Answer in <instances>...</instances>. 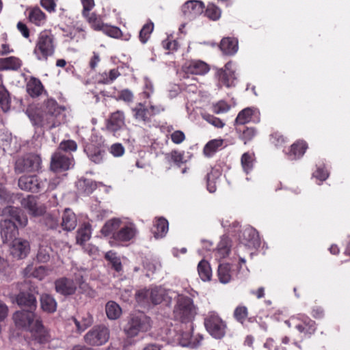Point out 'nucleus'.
Returning <instances> with one entry per match:
<instances>
[{
	"mask_svg": "<svg viewBox=\"0 0 350 350\" xmlns=\"http://www.w3.org/2000/svg\"><path fill=\"white\" fill-rule=\"evenodd\" d=\"M43 90L41 82L38 79H32L27 84V91L31 96H39Z\"/></svg>",
	"mask_w": 350,
	"mask_h": 350,
	"instance_id": "47",
	"label": "nucleus"
},
{
	"mask_svg": "<svg viewBox=\"0 0 350 350\" xmlns=\"http://www.w3.org/2000/svg\"><path fill=\"white\" fill-rule=\"evenodd\" d=\"M247 308L243 306L237 307L234 312V318L241 323L245 321L247 317Z\"/></svg>",
	"mask_w": 350,
	"mask_h": 350,
	"instance_id": "56",
	"label": "nucleus"
},
{
	"mask_svg": "<svg viewBox=\"0 0 350 350\" xmlns=\"http://www.w3.org/2000/svg\"><path fill=\"white\" fill-rule=\"evenodd\" d=\"M40 303L42 310L47 312H53L56 310V301L52 296L48 294H44L41 296Z\"/></svg>",
	"mask_w": 350,
	"mask_h": 350,
	"instance_id": "36",
	"label": "nucleus"
},
{
	"mask_svg": "<svg viewBox=\"0 0 350 350\" xmlns=\"http://www.w3.org/2000/svg\"><path fill=\"white\" fill-rule=\"evenodd\" d=\"M62 226L67 231L72 230L77 226V217L75 214L69 208H66L62 215Z\"/></svg>",
	"mask_w": 350,
	"mask_h": 350,
	"instance_id": "31",
	"label": "nucleus"
},
{
	"mask_svg": "<svg viewBox=\"0 0 350 350\" xmlns=\"http://www.w3.org/2000/svg\"><path fill=\"white\" fill-rule=\"evenodd\" d=\"M105 236L113 234V239L119 242H128L135 238L138 234L136 225L128 220L113 218L108 220L101 229Z\"/></svg>",
	"mask_w": 350,
	"mask_h": 350,
	"instance_id": "3",
	"label": "nucleus"
},
{
	"mask_svg": "<svg viewBox=\"0 0 350 350\" xmlns=\"http://www.w3.org/2000/svg\"><path fill=\"white\" fill-rule=\"evenodd\" d=\"M184 69L187 73L202 75L209 71V66L204 62L200 60H192L185 66Z\"/></svg>",
	"mask_w": 350,
	"mask_h": 350,
	"instance_id": "23",
	"label": "nucleus"
},
{
	"mask_svg": "<svg viewBox=\"0 0 350 350\" xmlns=\"http://www.w3.org/2000/svg\"><path fill=\"white\" fill-rule=\"evenodd\" d=\"M217 273L219 280L223 284L228 283L232 279V271L229 264H220Z\"/></svg>",
	"mask_w": 350,
	"mask_h": 350,
	"instance_id": "35",
	"label": "nucleus"
},
{
	"mask_svg": "<svg viewBox=\"0 0 350 350\" xmlns=\"http://www.w3.org/2000/svg\"><path fill=\"white\" fill-rule=\"evenodd\" d=\"M167 291L161 286H154L149 289H144L136 294L137 301L142 305L152 303L154 305L159 304L165 299Z\"/></svg>",
	"mask_w": 350,
	"mask_h": 350,
	"instance_id": "8",
	"label": "nucleus"
},
{
	"mask_svg": "<svg viewBox=\"0 0 350 350\" xmlns=\"http://www.w3.org/2000/svg\"><path fill=\"white\" fill-rule=\"evenodd\" d=\"M307 148L308 144L306 142L298 140L291 146L287 154L290 159H299L304 154Z\"/></svg>",
	"mask_w": 350,
	"mask_h": 350,
	"instance_id": "28",
	"label": "nucleus"
},
{
	"mask_svg": "<svg viewBox=\"0 0 350 350\" xmlns=\"http://www.w3.org/2000/svg\"><path fill=\"white\" fill-rule=\"evenodd\" d=\"M110 152L114 157H121L124 152V148L120 144H115L111 146Z\"/></svg>",
	"mask_w": 350,
	"mask_h": 350,
	"instance_id": "61",
	"label": "nucleus"
},
{
	"mask_svg": "<svg viewBox=\"0 0 350 350\" xmlns=\"http://www.w3.org/2000/svg\"><path fill=\"white\" fill-rule=\"evenodd\" d=\"M171 139L174 144H179L185 139V133L179 130L175 131L171 135Z\"/></svg>",
	"mask_w": 350,
	"mask_h": 350,
	"instance_id": "60",
	"label": "nucleus"
},
{
	"mask_svg": "<svg viewBox=\"0 0 350 350\" xmlns=\"http://www.w3.org/2000/svg\"><path fill=\"white\" fill-rule=\"evenodd\" d=\"M91 237V228L88 224H83L77 230V242L80 245H83L85 241H88Z\"/></svg>",
	"mask_w": 350,
	"mask_h": 350,
	"instance_id": "40",
	"label": "nucleus"
},
{
	"mask_svg": "<svg viewBox=\"0 0 350 350\" xmlns=\"http://www.w3.org/2000/svg\"><path fill=\"white\" fill-rule=\"evenodd\" d=\"M105 258L110 262L112 267L117 271L119 272L122 270V263L120 259L117 256L116 254L112 251L107 252L105 255Z\"/></svg>",
	"mask_w": 350,
	"mask_h": 350,
	"instance_id": "49",
	"label": "nucleus"
},
{
	"mask_svg": "<svg viewBox=\"0 0 350 350\" xmlns=\"http://www.w3.org/2000/svg\"><path fill=\"white\" fill-rule=\"evenodd\" d=\"M243 243L248 247H257L260 245L258 232L252 227H247L243 231Z\"/></svg>",
	"mask_w": 350,
	"mask_h": 350,
	"instance_id": "24",
	"label": "nucleus"
},
{
	"mask_svg": "<svg viewBox=\"0 0 350 350\" xmlns=\"http://www.w3.org/2000/svg\"><path fill=\"white\" fill-rule=\"evenodd\" d=\"M153 29L154 25L152 23H146L143 26L139 35V40L143 44H145L148 41Z\"/></svg>",
	"mask_w": 350,
	"mask_h": 350,
	"instance_id": "51",
	"label": "nucleus"
},
{
	"mask_svg": "<svg viewBox=\"0 0 350 350\" xmlns=\"http://www.w3.org/2000/svg\"><path fill=\"white\" fill-rule=\"evenodd\" d=\"M52 249L47 244H41L39 247L37 259L40 262H46L49 260Z\"/></svg>",
	"mask_w": 350,
	"mask_h": 350,
	"instance_id": "46",
	"label": "nucleus"
},
{
	"mask_svg": "<svg viewBox=\"0 0 350 350\" xmlns=\"http://www.w3.org/2000/svg\"><path fill=\"white\" fill-rule=\"evenodd\" d=\"M50 271L46 267L39 266L35 267L33 264H30L24 269L23 273L26 277H33L39 280H42L49 275Z\"/></svg>",
	"mask_w": 350,
	"mask_h": 350,
	"instance_id": "26",
	"label": "nucleus"
},
{
	"mask_svg": "<svg viewBox=\"0 0 350 350\" xmlns=\"http://www.w3.org/2000/svg\"><path fill=\"white\" fill-rule=\"evenodd\" d=\"M168 232V221L163 217L155 219L152 232L156 239L164 237Z\"/></svg>",
	"mask_w": 350,
	"mask_h": 350,
	"instance_id": "27",
	"label": "nucleus"
},
{
	"mask_svg": "<svg viewBox=\"0 0 350 350\" xmlns=\"http://www.w3.org/2000/svg\"><path fill=\"white\" fill-rule=\"evenodd\" d=\"M89 23L94 30L102 31L105 34L111 38H121L124 40H129L131 38L130 34L124 35L118 27L103 23L96 16H93L90 18Z\"/></svg>",
	"mask_w": 350,
	"mask_h": 350,
	"instance_id": "11",
	"label": "nucleus"
},
{
	"mask_svg": "<svg viewBox=\"0 0 350 350\" xmlns=\"http://www.w3.org/2000/svg\"><path fill=\"white\" fill-rule=\"evenodd\" d=\"M256 112L254 108L247 107L241 111L235 119L236 124H244L249 122L252 116Z\"/></svg>",
	"mask_w": 350,
	"mask_h": 350,
	"instance_id": "42",
	"label": "nucleus"
},
{
	"mask_svg": "<svg viewBox=\"0 0 350 350\" xmlns=\"http://www.w3.org/2000/svg\"><path fill=\"white\" fill-rule=\"evenodd\" d=\"M220 176V171L216 169H213L211 172L207 174V189L210 193H214L216 191L218 179Z\"/></svg>",
	"mask_w": 350,
	"mask_h": 350,
	"instance_id": "37",
	"label": "nucleus"
},
{
	"mask_svg": "<svg viewBox=\"0 0 350 350\" xmlns=\"http://www.w3.org/2000/svg\"><path fill=\"white\" fill-rule=\"evenodd\" d=\"M77 187L81 188L85 193H91L96 189V184L91 180H79L77 183Z\"/></svg>",
	"mask_w": 350,
	"mask_h": 350,
	"instance_id": "53",
	"label": "nucleus"
},
{
	"mask_svg": "<svg viewBox=\"0 0 350 350\" xmlns=\"http://www.w3.org/2000/svg\"><path fill=\"white\" fill-rule=\"evenodd\" d=\"M40 3L44 9L50 12H54L55 10V0H40Z\"/></svg>",
	"mask_w": 350,
	"mask_h": 350,
	"instance_id": "63",
	"label": "nucleus"
},
{
	"mask_svg": "<svg viewBox=\"0 0 350 350\" xmlns=\"http://www.w3.org/2000/svg\"><path fill=\"white\" fill-rule=\"evenodd\" d=\"M21 66V61L16 57L0 58V70H17Z\"/></svg>",
	"mask_w": 350,
	"mask_h": 350,
	"instance_id": "34",
	"label": "nucleus"
},
{
	"mask_svg": "<svg viewBox=\"0 0 350 350\" xmlns=\"http://www.w3.org/2000/svg\"><path fill=\"white\" fill-rule=\"evenodd\" d=\"M11 98L5 88L0 84V106L2 110L7 112L10 109Z\"/></svg>",
	"mask_w": 350,
	"mask_h": 350,
	"instance_id": "43",
	"label": "nucleus"
},
{
	"mask_svg": "<svg viewBox=\"0 0 350 350\" xmlns=\"http://www.w3.org/2000/svg\"><path fill=\"white\" fill-rule=\"evenodd\" d=\"M219 47L224 54L234 55L239 49L238 40L234 38H224L221 40Z\"/></svg>",
	"mask_w": 350,
	"mask_h": 350,
	"instance_id": "29",
	"label": "nucleus"
},
{
	"mask_svg": "<svg viewBox=\"0 0 350 350\" xmlns=\"http://www.w3.org/2000/svg\"><path fill=\"white\" fill-rule=\"evenodd\" d=\"M73 166L72 158L60 150H57L51 157V169L59 172L69 170Z\"/></svg>",
	"mask_w": 350,
	"mask_h": 350,
	"instance_id": "17",
	"label": "nucleus"
},
{
	"mask_svg": "<svg viewBox=\"0 0 350 350\" xmlns=\"http://www.w3.org/2000/svg\"><path fill=\"white\" fill-rule=\"evenodd\" d=\"M18 187L25 191L34 193L44 191L47 180L46 178L39 177L38 176H23L18 179Z\"/></svg>",
	"mask_w": 350,
	"mask_h": 350,
	"instance_id": "13",
	"label": "nucleus"
},
{
	"mask_svg": "<svg viewBox=\"0 0 350 350\" xmlns=\"http://www.w3.org/2000/svg\"><path fill=\"white\" fill-rule=\"evenodd\" d=\"M81 3L83 7L82 14L89 22V18L93 16H96L94 13L90 14V11L94 7V0H81Z\"/></svg>",
	"mask_w": 350,
	"mask_h": 350,
	"instance_id": "52",
	"label": "nucleus"
},
{
	"mask_svg": "<svg viewBox=\"0 0 350 350\" xmlns=\"http://www.w3.org/2000/svg\"><path fill=\"white\" fill-rule=\"evenodd\" d=\"M198 271L202 280L209 281L212 276V271L209 263L204 260H202L198 265Z\"/></svg>",
	"mask_w": 350,
	"mask_h": 350,
	"instance_id": "38",
	"label": "nucleus"
},
{
	"mask_svg": "<svg viewBox=\"0 0 350 350\" xmlns=\"http://www.w3.org/2000/svg\"><path fill=\"white\" fill-rule=\"evenodd\" d=\"M229 108V105L226 102L219 101L212 106V111L213 113L219 114L228 111Z\"/></svg>",
	"mask_w": 350,
	"mask_h": 350,
	"instance_id": "59",
	"label": "nucleus"
},
{
	"mask_svg": "<svg viewBox=\"0 0 350 350\" xmlns=\"http://www.w3.org/2000/svg\"><path fill=\"white\" fill-rule=\"evenodd\" d=\"M150 327V318L142 313L131 317L124 328V332L127 337L134 338L141 332H147Z\"/></svg>",
	"mask_w": 350,
	"mask_h": 350,
	"instance_id": "7",
	"label": "nucleus"
},
{
	"mask_svg": "<svg viewBox=\"0 0 350 350\" xmlns=\"http://www.w3.org/2000/svg\"><path fill=\"white\" fill-rule=\"evenodd\" d=\"M208 332L215 338H221L225 335L226 325L215 312H209L204 320Z\"/></svg>",
	"mask_w": 350,
	"mask_h": 350,
	"instance_id": "12",
	"label": "nucleus"
},
{
	"mask_svg": "<svg viewBox=\"0 0 350 350\" xmlns=\"http://www.w3.org/2000/svg\"><path fill=\"white\" fill-rule=\"evenodd\" d=\"M241 165L243 171L248 174L254 167L255 159L252 152L244 153L241 159Z\"/></svg>",
	"mask_w": 350,
	"mask_h": 350,
	"instance_id": "41",
	"label": "nucleus"
},
{
	"mask_svg": "<svg viewBox=\"0 0 350 350\" xmlns=\"http://www.w3.org/2000/svg\"><path fill=\"white\" fill-rule=\"evenodd\" d=\"M217 75L219 82L222 83L225 86L230 88L234 85V81L237 77L232 62L226 63L224 68L218 69Z\"/></svg>",
	"mask_w": 350,
	"mask_h": 350,
	"instance_id": "19",
	"label": "nucleus"
},
{
	"mask_svg": "<svg viewBox=\"0 0 350 350\" xmlns=\"http://www.w3.org/2000/svg\"><path fill=\"white\" fill-rule=\"evenodd\" d=\"M162 45L165 49L169 51H175L178 47V43L175 40H170L169 39L163 40Z\"/></svg>",
	"mask_w": 350,
	"mask_h": 350,
	"instance_id": "64",
	"label": "nucleus"
},
{
	"mask_svg": "<svg viewBox=\"0 0 350 350\" xmlns=\"http://www.w3.org/2000/svg\"><path fill=\"white\" fill-rule=\"evenodd\" d=\"M13 320L18 328L29 332L38 342L42 343L47 340L46 334L40 318L33 310H22L16 311L13 314Z\"/></svg>",
	"mask_w": 350,
	"mask_h": 350,
	"instance_id": "1",
	"label": "nucleus"
},
{
	"mask_svg": "<svg viewBox=\"0 0 350 350\" xmlns=\"http://www.w3.org/2000/svg\"><path fill=\"white\" fill-rule=\"evenodd\" d=\"M109 338V330L104 325L94 326L84 336L85 342L92 346L103 345Z\"/></svg>",
	"mask_w": 350,
	"mask_h": 350,
	"instance_id": "15",
	"label": "nucleus"
},
{
	"mask_svg": "<svg viewBox=\"0 0 350 350\" xmlns=\"http://www.w3.org/2000/svg\"><path fill=\"white\" fill-rule=\"evenodd\" d=\"M133 116L138 121L146 122L148 120V109H146L144 104L138 103L133 109Z\"/></svg>",
	"mask_w": 350,
	"mask_h": 350,
	"instance_id": "45",
	"label": "nucleus"
},
{
	"mask_svg": "<svg viewBox=\"0 0 350 350\" xmlns=\"http://www.w3.org/2000/svg\"><path fill=\"white\" fill-rule=\"evenodd\" d=\"M202 118L216 128H222L225 124L218 118L208 113H202Z\"/></svg>",
	"mask_w": 350,
	"mask_h": 350,
	"instance_id": "54",
	"label": "nucleus"
},
{
	"mask_svg": "<svg viewBox=\"0 0 350 350\" xmlns=\"http://www.w3.org/2000/svg\"><path fill=\"white\" fill-rule=\"evenodd\" d=\"M42 165V159L38 154H27L17 159L15 171L18 173L38 172Z\"/></svg>",
	"mask_w": 350,
	"mask_h": 350,
	"instance_id": "10",
	"label": "nucleus"
},
{
	"mask_svg": "<svg viewBox=\"0 0 350 350\" xmlns=\"http://www.w3.org/2000/svg\"><path fill=\"white\" fill-rule=\"evenodd\" d=\"M74 322L78 331L83 332L88 327L90 326L93 323V318L92 315L87 313L82 317L81 321L74 319Z\"/></svg>",
	"mask_w": 350,
	"mask_h": 350,
	"instance_id": "48",
	"label": "nucleus"
},
{
	"mask_svg": "<svg viewBox=\"0 0 350 350\" xmlns=\"http://www.w3.org/2000/svg\"><path fill=\"white\" fill-rule=\"evenodd\" d=\"M28 18L31 23L38 26L43 25L46 22V15L39 8L30 9L28 12Z\"/></svg>",
	"mask_w": 350,
	"mask_h": 350,
	"instance_id": "33",
	"label": "nucleus"
},
{
	"mask_svg": "<svg viewBox=\"0 0 350 350\" xmlns=\"http://www.w3.org/2000/svg\"><path fill=\"white\" fill-rule=\"evenodd\" d=\"M256 134V131L254 128H247L243 132L242 137L245 140V144L247 143V141L251 140Z\"/></svg>",
	"mask_w": 350,
	"mask_h": 350,
	"instance_id": "62",
	"label": "nucleus"
},
{
	"mask_svg": "<svg viewBox=\"0 0 350 350\" xmlns=\"http://www.w3.org/2000/svg\"><path fill=\"white\" fill-rule=\"evenodd\" d=\"M77 145L73 140L63 141L60 143L59 149L57 150L64 151H75L77 150Z\"/></svg>",
	"mask_w": 350,
	"mask_h": 350,
	"instance_id": "57",
	"label": "nucleus"
},
{
	"mask_svg": "<svg viewBox=\"0 0 350 350\" xmlns=\"http://www.w3.org/2000/svg\"><path fill=\"white\" fill-rule=\"evenodd\" d=\"M196 312V307L191 298L183 295H177L173 310V317L176 320L189 322L194 318Z\"/></svg>",
	"mask_w": 350,
	"mask_h": 350,
	"instance_id": "6",
	"label": "nucleus"
},
{
	"mask_svg": "<svg viewBox=\"0 0 350 350\" xmlns=\"http://www.w3.org/2000/svg\"><path fill=\"white\" fill-rule=\"evenodd\" d=\"M3 215L10 217L0 222V233L3 242H7L18 234V227H25L28 222L27 216L19 208L8 206L2 211Z\"/></svg>",
	"mask_w": 350,
	"mask_h": 350,
	"instance_id": "2",
	"label": "nucleus"
},
{
	"mask_svg": "<svg viewBox=\"0 0 350 350\" xmlns=\"http://www.w3.org/2000/svg\"><path fill=\"white\" fill-rule=\"evenodd\" d=\"M17 303L21 306H27L28 310H34L36 308V299L33 295L21 293L17 297Z\"/></svg>",
	"mask_w": 350,
	"mask_h": 350,
	"instance_id": "32",
	"label": "nucleus"
},
{
	"mask_svg": "<svg viewBox=\"0 0 350 350\" xmlns=\"http://www.w3.org/2000/svg\"><path fill=\"white\" fill-rule=\"evenodd\" d=\"M312 176L317 180V183L321 185L327 178L325 166L317 167V170L313 173Z\"/></svg>",
	"mask_w": 350,
	"mask_h": 350,
	"instance_id": "55",
	"label": "nucleus"
},
{
	"mask_svg": "<svg viewBox=\"0 0 350 350\" xmlns=\"http://www.w3.org/2000/svg\"><path fill=\"white\" fill-rule=\"evenodd\" d=\"M30 252L29 243L20 238L14 239L10 245L11 255L17 259H23L27 256Z\"/></svg>",
	"mask_w": 350,
	"mask_h": 350,
	"instance_id": "18",
	"label": "nucleus"
},
{
	"mask_svg": "<svg viewBox=\"0 0 350 350\" xmlns=\"http://www.w3.org/2000/svg\"><path fill=\"white\" fill-rule=\"evenodd\" d=\"M231 247V241L227 237H221L219 242L217 249L215 251V255L217 260H221L227 257L230 253Z\"/></svg>",
	"mask_w": 350,
	"mask_h": 350,
	"instance_id": "30",
	"label": "nucleus"
},
{
	"mask_svg": "<svg viewBox=\"0 0 350 350\" xmlns=\"http://www.w3.org/2000/svg\"><path fill=\"white\" fill-rule=\"evenodd\" d=\"M191 328L187 331L183 332L180 334L178 338L179 343L183 347H189L191 348H196L199 346L200 342L203 339L202 335L198 334L195 338L191 335Z\"/></svg>",
	"mask_w": 350,
	"mask_h": 350,
	"instance_id": "22",
	"label": "nucleus"
},
{
	"mask_svg": "<svg viewBox=\"0 0 350 350\" xmlns=\"http://www.w3.org/2000/svg\"><path fill=\"white\" fill-rule=\"evenodd\" d=\"M144 91H143V95L147 98H149L150 96L154 92V85L152 82L150 81V79L148 77H144Z\"/></svg>",
	"mask_w": 350,
	"mask_h": 350,
	"instance_id": "58",
	"label": "nucleus"
},
{
	"mask_svg": "<svg viewBox=\"0 0 350 350\" xmlns=\"http://www.w3.org/2000/svg\"><path fill=\"white\" fill-rule=\"evenodd\" d=\"M84 288L85 284L83 277L81 273L75 275V279L62 278L55 282V290L57 293L64 295H70L75 293L77 287Z\"/></svg>",
	"mask_w": 350,
	"mask_h": 350,
	"instance_id": "9",
	"label": "nucleus"
},
{
	"mask_svg": "<svg viewBox=\"0 0 350 350\" xmlns=\"http://www.w3.org/2000/svg\"><path fill=\"white\" fill-rule=\"evenodd\" d=\"M105 310L107 317L110 319H117L122 313L120 307L114 301H109L106 304Z\"/></svg>",
	"mask_w": 350,
	"mask_h": 350,
	"instance_id": "44",
	"label": "nucleus"
},
{
	"mask_svg": "<svg viewBox=\"0 0 350 350\" xmlns=\"http://www.w3.org/2000/svg\"><path fill=\"white\" fill-rule=\"evenodd\" d=\"M22 206L26 208L29 213L34 216H39L45 212L46 207L37 202L36 198L32 196H28L21 201Z\"/></svg>",
	"mask_w": 350,
	"mask_h": 350,
	"instance_id": "21",
	"label": "nucleus"
},
{
	"mask_svg": "<svg viewBox=\"0 0 350 350\" xmlns=\"http://www.w3.org/2000/svg\"><path fill=\"white\" fill-rule=\"evenodd\" d=\"M206 16L213 21H217L221 17V10L213 3L208 5L205 12Z\"/></svg>",
	"mask_w": 350,
	"mask_h": 350,
	"instance_id": "50",
	"label": "nucleus"
},
{
	"mask_svg": "<svg viewBox=\"0 0 350 350\" xmlns=\"http://www.w3.org/2000/svg\"><path fill=\"white\" fill-rule=\"evenodd\" d=\"M124 115L122 111H116L111 113L107 122V129L110 131L116 132L124 126Z\"/></svg>",
	"mask_w": 350,
	"mask_h": 350,
	"instance_id": "25",
	"label": "nucleus"
},
{
	"mask_svg": "<svg viewBox=\"0 0 350 350\" xmlns=\"http://www.w3.org/2000/svg\"><path fill=\"white\" fill-rule=\"evenodd\" d=\"M204 7V3L201 1L189 0L182 6V12L186 18L191 20L202 13Z\"/></svg>",
	"mask_w": 350,
	"mask_h": 350,
	"instance_id": "20",
	"label": "nucleus"
},
{
	"mask_svg": "<svg viewBox=\"0 0 350 350\" xmlns=\"http://www.w3.org/2000/svg\"><path fill=\"white\" fill-rule=\"evenodd\" d=\"M285 324L288 327H295L304 337H309L316 330L315 323L308 317L299 318L292 317L285 321Z\"/></svg>",
	"mask_w": 350,
	"mask_h": 350,
	"instance_id": "14",
	"label": "nucleus"
},
{
	"mask_svg": "<svg viewBox=\"0 0 350 350\" xmlns=\"http://www.w3.org/2000/svg\"><path fill=\"white\" fill-rule=\"evenodd\" d=\"M84 151L89 159L96 164L102 163L105 159V150L101 139L98 142H94L92 139V141L85 145Z\"/></svg>",
	"mask_w": 350,
	"mask_h": 350,
	"instance_id": "16",
	"label": "nucleus"
},
{
	"mask_svg": "<svg viewBox=\"0 0 350 350\" xmlns=\"http://www.w3.org/2000/svg\"><path fill=\"white\" fill-rule=\"evenodd\" d=\"M42 126L52 129L65 122V109L59 106L53 99L47 100L39 116Z\"/></svg>",
	"mask_w": 350,
	"mask_h": 350,
	"instance_id": "4",
	"label": "nucleus"
},
{
	"mask_svg": "<svg viewBox=\"0 0 350 350\" xmlns=\"http://www.w3.org/2000/svg\"><path fill=\"white\" fill-rule=\"evenodd\" d=\"M56 42L51 31L44 30L38 36L33 54L38 61L46 62L55 51Z\"/></svg>",
	"mask_w": 350,
	"mask_h": 350,
	"instance_id": "5",
	"label": "nucleus"
},
{
	"mask_svg": "<svg viewBox=\"0 0 350 350\" xmlns=\"http://www.w3.org/2000/svg\"><path fill=\"white\" fill-rule=\"evenodd\" d=\"M224 145L222 139H215L208 142L204 148V152L206 156H212L216 151L221 148Z\"/></svg>",
	"mask_w": 350,
	"mask_h": 350,
	"instance_id": "39",
	"label": "nucleus"
}]
</instances>
